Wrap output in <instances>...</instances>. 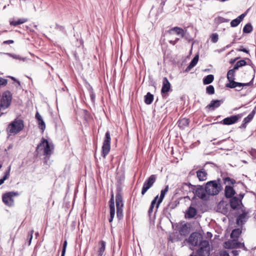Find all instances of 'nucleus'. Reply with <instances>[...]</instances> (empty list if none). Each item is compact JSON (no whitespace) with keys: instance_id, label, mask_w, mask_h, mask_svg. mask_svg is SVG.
<instances>
[{"instance_id":"60","label":"nucleus","mask_w":256,"mask_h":256,"mask_svg":"<svg viewBox=\"0 0 256 256\" xmlns=\"http://www.w3.org/2000/svg\"><path fill=\"white\" fill-rule=\"evenodd\" d=\"M256 113V110H252V112L250 114L251 115L252 117H254Z\"/></svg>"},{"instance_id":"59","label":"nucleus","mask_w":256,"mask_h":256,"mask_svg":"<svg viewBox=\"0 0 256 256\" xmlns=\"http://www.w3.org/2000/svg\"><path fill=\"white\" fill-rule=\"evenodd\" d=\"M240 58H236L234 59H231L230 60V63L232 64H234L236 60H238V59H239Z\"/></svg>"},{"instance_id":"31","label":"nucleus","mask_w":256,"mask_h":256,"mask_svg":"<svg viewBox=\"0 0 256 256\" xmlns=\"http://www.w3.org/2000/svg\"><path fill=\"white\" fill-rule=\"evenodd\" d=\"M253 80H254V78L251 80V81H250L249 82H247V83L238 82V84H240L241 85H238V84L237 85L236 84V86H234V87L233 88H237L236 90L238 91H240L242 89V88L244 86H252L253 84Z\"/></svg>"},{"instance_id":"25","label":"nucleus","mask_w":256,"mask_h":256,"mask_svg":"<svg viewBox=\"0 0 256 256\" xmlns=\"http://www.w3.org/2000/svg\"><path fill=\"white\" fill-rule=\"evenodd\" d=\"M245 16V14H242L236 19L232 20L230 22V26L232 27H236L238 26L242 21V20L244 19Z\"/></svg>"},{"instance_id":"64","label":"nucleus","mask_w":256,"mask_h":256,"mask_svg":"<svg viewBox=\"0 0 256 256\" xmlns=\"http://www.w3.org/2000/svg\"><path fill=\"white\" fill-rule=\"evenodd\" d=\"M169 42L172 45H174L176 44V42L174 40H170Z\"/></svg>"},{"instance_id":"22","label":"nucleus","mask_w":256,"mask_h":256,"mask_svg":"<svg viewBox=\"0 0 256 256\" xmlns=\"http://www.w3.org/2000/svg\"><path fill=\"white\" fill-rule=\"evenodd\" d=\"M36 118L38 120V128L42 130V132H44L46 128V124L42 117L38 112H37L36 114Z\"/></svg>"},{"instance_id":"20","label":"nucleus","mask_w":256,"mask_h":256,"mask_svg":"<svg viewBox=\"0 0 256 256\" xmlns=\"http://www.w3.org/2000/svg\"><path fill=\"white\" fill-rule=\"evenodd\" d=\"M168 32L170 34L175 33L176 34L180 36L181 38H184L185 34L184 30L182 28L178 26H175L170 28L168 30Z\"/></svg>"},{"instance_id":"57","label":"nucleus","mask_w":256,"mask_h":256,"mask_svg":"<svg viewBox=\"0 0 256 256\" xmlns=\"http://www.w3.org/2000/svg\"><path fill=\"white\" fill-rule=\"evenodd\" d=\"M232 253L233 254L234 256H236L238 255L239 251L236 250H232Z\"/></svg>"},{"instance_id":"15","label":"nucleus","mask_w":256,"mask_h":256,"mask_svg":"<svg viewBox=\"0 0 256 256\" xmlns=\"http://www.w3.org/2000/svg\"><path fill=\"white\" fill-rule=\"evenodd\" d=\"M244 116L243 114L232 116L224 118L220 123L224 125H230L236 123Z\"/></svg>"},{"instance_id":"50","label":"nucleus","mask_w":256,"mask_h":256,"mask_svg":"<svg viewBox=\"0 0 256 256\" xmlns=\"http://www.w3.org/2000/svg\"><path fill=\"white\" fill-rule=\"evenodd\" d=\"M56 28L57 30H60V31H61V32H63L64 33H66V30L64 29V28L63 26H60V25H58V24H56Z\"/></svg>"},{"instance_id":"24","label":"nucleus","mask_w":256,"mask_h":256,"mask_svg":"<svg viewBox=\"0 0 256 256\" xmlns=\"http://www.w3.org/2000/svg\"><path fill=\"white\" fill-rule=\"evenodd\" d=\"M196 176L200 181L206 180L207 178V173L204 168L198 170Z\"/></svg>"},{"instance_id":"13","label":"nucleus","mask_w":256,"mask_h":256,"mask_svg":"<svg viewBox=\"0 0 256 256\" xmlns=\"http://www.w3.org/2000/svg\"><path fill=\"white\" fill-rule=\"evenodd\" d=\"M238 215L237 216L236 223L238 225H242L249 218V212L243 209H238Z\"/></svg>"},{"instance_id":"2","label":"nucleus","mask_w":256,"mask_h":256,"mask_svg":"<svg viewBox=\"0 0 256 256\" xmlns=\"http://www.w3.org/2000/svg\"><path fill=\"white\" fill-rule=\"evenodd\" d=\"M204 186L206 192H207L209 197L218 195L222 189L220 178L217 180L209 181Z\"/></svg>"},{"instance_id":"63","label":"nucleus","mask_w":256,"mask_h":256,"mask_svg":"<svg viewBox=\"0 0 256 256\" xmlns=\"http://www.w3.org/2000/svg\"><path fill=\"white\" fill-rule=\"evenodd\" d=\"M33 232H34V231H33V230H32V231L30 232V234H29V236H30V241L31 240H32V234H33Z\"/></svg>"},{"instance_id":"34","label":"nucleus","mask_w":256,"mask_h":256,"mask_svg":"<svg viewBox=\"0 0 256 256\" xmlns=\"http://www.w3.org/2000/svg\"><path fill=\"white\" fill-rule=\"evenodd\" d=\"M27 22V19L22 18H20L18 20H12L10 22V24L11 26H16L18 25L22 24Z\"/></svg>"},{"instance_id":"17","label":"nucleus","mask_w":256,"mask_h":256,"mask_svg":"<svg viewBox=\"0 0 256 256\" xmlns=\"http://www.w3.org/2000/svg\"><path fill=\"white\" fill-rule=\"evenodd\" d=\"M177 202L179 204V207L180 208H193L192 206V201L188 196L178 198Z\"/></svg>"},{"instance_id":"28","label":"nucleus","mask_w":256,"mask_h":256,"mask_svg":"<svg viewBox=\"0 0 256 256\" xmlns=\"http://www.w3.org/2000/svg\"><path fill=\"white\" fill-rule=\"evenodd\" d=\"M190 123L189 119L187 118H183L178 120V126L181 129H184L185 128L188 126Z\"/></svg>"},{"instance_id":"36","label":"nucleus","mask_w":256,"mask_h":256,"mask_svg":"<svg viewBox=\"0 0 256 256\" xmlns=\"http://www.w3.org/2000/svg\"><path fill=\"white\" fill-rule=\"evenodd\" d=\"M252 30V26L250 23L246 24L243 28L244 33H250Z\"/></svg>"},{"instance_id":"61","label":"nucleus","mask_w":256,"mask_h":256,"mask_svg":"<svg viewBox=\"0 0 256 256\" xmlns=\"http://www.w3.org/2000/svg\"><path fill=\"white\" fill-rule=\"evenodd\" d=\"M207 236H208V237L210 238H211L212 236V234L210 232H207Z\"/></svg>"},{"instance_id":"54","label":"nucleus","mask_w":256,"mask_h":256,"mask_svg":"<svg viewBox=\"0 0 256 256\" xmlns=\"http://www.w3.org/2000/svg\"><path fill=\"white\" fill-rule=\"evenodd\" d=\"M172 207H179V204L177 202V200L172 202Z\"/></svg>"},{"instance_id":"47","label":"nucleus","mask_w":256,"mask_h":256,"mask_svg":"<svg viewBox=\"0 0 256 256\" xmlns=\"http://www.w3.org/2000/svg\"><path fill=\"white\" fill-rule=\"evenodd\" d=\"M89 92H90V94L91 100L92 101H94L95 98H96V95L93 92L92 88L91 86L90 87V88L89 89Z\"/></svg>"},{"instance_id":"7","label":"nucleus","mask_w":256,"mask_h":256,"mask_svg":"<svg viewBox=\"0 0 256 256\" xmlns=\"http://www.w3.org/2000/svg\"><path fill=\"white\" fill-rule=\"evenodd\" d=\"M203 236L202 234L198 232H194L190 234V236L188 242L192 246H197L200 245L201 243L204 240H202Z\"/></svg>"},{"instance_id":"23","label":"nucleus","mask_w":256,"mask_h":256,"mask_svg":"<svg viewBox=\"0 0 256 256\" xmlns=\"http://www.w3.org/2000/svg\"><path fill=\"white\" fill-rule=\"evenodd\" d=\"M224 192L225 196L226 198H231L236 194V192L233 188L229 186H226Z\"/></svg>"},{"instance_id":"33","label":"nucleus","mask_w":256,"mask_h":256,"mask_svg":"<svg viewBox=\"0 0 256 256\" xmlns=\"http://www.w3.org/2000/svg\"><path fill=\"white\" fill-rule=\"evenodd\" d=\"M214 80V76L212 74H208L203 78V84H211Z\"/></svg>"},{"instance_id":"4","label":"nucleus","mask_w":256,"mask_h":256,"mask_svg":"<svg viewBox=\"0 0 256 256\" xmlns=\"http://www.w3.org/2000/svg\"><path fill=\"white\" fill-rule=\"evenodd\" d=\"M44 149V155L50 156L53 152L54 146L52 143H50L44 138H42L40 142L38 145L36 150Z\"/></svg>"},{"instance_id":"32","label":"nucleus","mask_w":256,"mask_h":256,"mask_svg":"<svg viewBox=\"0 0 256 256\" xmlns=\"http://www.w3.org/2000/svg\"><path fill=\"white\" fill-rule=\"evenodd\" d=\"M154 100V96L150 92H148L144 96V102L147 104H150Z\"/></svg>"},{"instance_id":"6","label":"nucleus","mask_w":256,"mask_h":256,"mask_svg":"<svg viewBox=\"0 0 256 256\" xmlns=\"http://www.w3.org/2000/svg\"><path fill=\"white\" fill-rule=\"evenodd\" d=\"M110 134L109 131H107L105 134L104 138L102 144V156L104 158L108 154L110 149Z\"/></svg>"},{"instance_id":"12","label":"nucleus","mask_w":256,"mask_h":256,"mask_svg":"<svg viewBox=\"0 0 256 256\" xmlns=\"http://www.w3.org/2000/svg\"><path fill=\"white\" fill-rule=\"evenodd\" d=\"M156 179V176L155 174L151 175L144 182L143 186L142 188L141 194L143 196L148 189H150L155 182Z\"/></svg>"},{"instance_id":"21","label":"nucleus","mask_w":256,"mask_h":256,"mask_svg":"<svg viewBox=\"0 0 256 256\" xmlns=\"http://www.w3.org/2000/svg\"><path fill=\"white\" fill-rule=\"evenodd\" d=\"M170 88V84L166 77H164L162 80V86L161 90L162 94L168 92Z\"/></svg>"},{"instance_id":"49","label":"nucleus","mask_w":256,"mask_h":256,"mask_svg":"<svg viewBox=\"0 0 256 256\" xmlns=\"http://www.w3.org/2000/svg\"><path fill=\"white\" fill-rule=\"evenodd\" d=\"M110 208H114V201L113 195L109 201Z\"/></svg>"},{"instance_id":"62","label":"nucleus","mask_w":256,"mask_h":256,"mask_svg":"<svg viewBox=\"0 0 256 256\" xmlns=\"http://www.w3.org/2000/svg\"><path fill=\"white\" fill-rule=\"evenodd\" d=\"M15 82H16L17 84V86H16V87H18L20 86V82L19 80H16Z\"/></svg>"},{"instance_id":"52","label":"nucleus","mask_w":256,"mask_h":256,"mask_svg":"<svg viewBox=\"0 0 256 256\" xmlns=\"http://www.w3.org/2000/svg\"><path fill=\"white\" fill-rule=\"evenodd\" d=\"M220 256H230L226 250H222L220 252Z\"/></svg>"},{"instance_id":"53","label":"nucleus","mask_w":256,"mask_h":256,"mask_svg":"<svg viewBox=\"0 0 256 256\" xmlns=\"http://www.w3.org/2000/svg\"><path fill=\"white\" fill-rule=\"evenodd\" d=\"M6 54L12 57L13 58H16V59H19L20 58V56H18V55H14V54H10V53H6Z\"/></svg>"},{"instance_id":"58","label":"nucleus","mask_w":256,"mask_h":256,"mask_svg":"<svg viewBox=\"0 0 256 256\" xmlns=\"http://www.w3.org/2000/svg\"><path fill=\"white\" fill-rule=\"evenodd\" d=\"M238 50L240 51V52H244L246 53H248V50L246 48H242V49L240 48V49H238Z\"/></svg>"},{"instance_id":"10","label":"nucleus","mask_w":256,"mask_h":256,"mask_svg":"<svg viewBox=\"0 0 256 256\" xmlns=\"http://www.w3.org/2000/svg\"><path fill=\"white\" fill-rule=\"evenodd\" d=\"M237 70H234V68L230 70L227 72V78L228 81V83L226 84V87L233 88L234 86L237 85H241L240 84H238V82H236L234 81L235 80V74Z\"/></svg>"},{"instance_id":"41","label":"nucleus","mask_w":256,"mask_h":256,"mask_svg":"<svg viewBox=\"0 0 256 256\" xmlns=\"http://www.w3.org/2000/svg\"><path fill=\"white\" fill-rule=\"evenodd\" d=\"M215 20L218 23H224L229 21V20H227L222 16H218L215 19Z\"/></svg>"},{"instance_id":"29","label":"nucleus","mask_w":256,"mask_h":256,"mask_svg":"<svg viewBox=\"0 0 256 256\" xmlns=\"http://www.w3.org/2000/svg\"><path fill=\"white\" fill-rule=\"evenodd\" d=\"M197 214L196 209H188L185 212V218H192Z\"/></svg>"},{"instance_id":"30","label":"nucleus","mask_w":256,"mask_h":256,"mask_svg":"<svg viewBox=\"0 0 256 256\" xmlns=\"http://www.w3.org/2000/svg\"><path fill=\"white\" fill-rule=\"evenodd\" d=\"M198 55H196L191 60L189 65L187 66L186 69V72L190 71L192 68H194L198 63Z\"/></svg>"},{"instance_id":"16","label":"nucleus","mask_w":256,"mask_h":256,"mask_svg":"<svg viewBox=\"0 0 256 256\" xmlns=\"http://www.w3.org/2000/svg\"><path fill=\"white\" fill-rule=\"evenodd\" d=\"M18 195L17 192H9L2 196L3 202L8 206H12L14 203L13 197Z\"/></svg>"},{"instance_id":"44","label":"nucleus","mask_w":256,"mask_h":256,"mask_svg":"<svg viewBox=\"0 0 256 256\" xmlns=\"http://www.w3.org/2000/svg\"><path fill=\"white\" fill-rule=\"evenodd\" d=\"M187 226L186 224L182 226L180 228L179 230V232L181 235L184 234V232L187 230Z\"/></svg>"},{"instance_id":"43","label":"nucleus","mask_w":256,"mask_h":256,"mask_svg":"<svg viewBox=\"0 0 256 256\" xmlns=\"http://www.w3.org/2000/svg\"><path fill=\"white\" fill-rule=\"evenodd\" d=\"M115 215V209H110V218H109V222H112L113 218Z\"/></svg>"},{"instance_id":"11","label":"nucleus","mask_w":256,"mask_h":256,"mask_svg":"<svg viewBox=\"0 0 256 256\" xmlns=\"http://www.w3.org/2000/svg\"><path fill=\"white\" fill-rule=\"evenodd\" d=\"M224 248L228 249L242 248L244 250H246L244 242H238V240L234 239L225 242L224 243Z\"/></svg>"},{"instance_id":"14","label":"nucleus","mask_w":256,"mask_h":256,"mask_svg":"<svg viewBox=\"0 0 256 256\" xmlns=\"http://www.w3.org/2000/svg\"><path fill=\"white\" fill-rule=\"evenodd\" d=\"M244 196V193H240L238 196H234L230 198V204L231 208H241L242 200Z\"/></svg>"},{"instance_id":"42","label":"nucleus","mask_w":256,"mask_h":256,"mask_svg":"<svg viewBox=\"0 0 256 256\" xmlns=\"http://www.w3.org/2000/svg\"><path fill=\"white\" fill-rule=\"evenodd\" d=\"M116 216L118 220H121L122 218V209H116Z\"/></svg>"},{"instance_id":"56","label":"nucleus","mask_w":256,"mask_h":256,"mask_svg":"<svg viewBox=\"0 0 256 256\" xmlns=\"http://www.w3.org/2000/svg\"><path fill=\"white\" fill-rule=\"evenodd\" d=\"M14 42L13 40H7L4 42V44H11Z\"/></svg>"},{"instance_id":"3","label":"nucleus","mask_w":256,"mask_h":256,"mask_svg":"<svg viewBox=\"0 0 256 256\" xmlns=\"http://www.w3.org/2000/svg\"><path fill=\"white\" fill-rule=\"evenodd\" d=\"M24 127L23 120L20 119H16L8 124L6 131L9 135H14L20 132L24 128Z\"/></svg>"},{"instance_id":"35","label":"nucleus","mask_w":256,"mask_h":256,"mask_svg":"<svg viewBox=\"0 0 256 256\" xmlns=\"http://www.w3.org/2000/svg\"><path fill=\"white\" fill-rule=\"evenodd\" d=\"M10 170V166L8 170L5 172L4 176H3V178L0 179V186L4 182L9 178Z\"/></svg>"},{"instance_id":"18","label":"nucleus","mask_w":256,"mask_h":256,"mask_svg":"<svg viewBox=\"0 0 256 256\" xmlns=\"http://www.w3.org/2000/svg\"><path fill=\"white\" fill-rule=\"evenodd\" d=\"M222 103V100H213L206 106L205 108L208 110H214L216 108L220 107Z\"/></svg>"},{"instance_id":"26","label":"nucleus","mask_w":256,"mask_h":256,"mask_svg":"<svg viewBox=\"0 0 256 256\" xmlns=\"http://www.w3.org/2000/svg\"><path fill=\"white\" fill-rule=\"evenodd\" d=\"M116 208H122L123 206V200L121 194L118 192L116 196Z\"/></svg>"},{"instance_id":"40","label":"nucleus","mask_w":256,"mask_h":256,"mask_svg":"<svg viewBox=\"0 0 256 256\" xmlns=\"http://www.w3.org/2000/svg\"><path fill=\"white\" fill-rule=\"evenodd\" d=\"M206 92L208 94H212L214 93V88L213 86L210 85L206 88Z\"/></svg>"},{"instance_id":"48","label":"nucleus","mask_w":256,"mask_h":256,"mask_svg":"<svg viewBox=\"0 0 256 256\" xmlns=\"http://www.w3.org/2000/svg\"><path fill=\"white\" fill-rule=\"evenodd\" d=\"M8 83V80L0 77V86H6Z\"/></svg>"},{"instance_id":"39","label":"nucleus","mask_w":256,"mask_h":256,"mask_svg":"<svg viewBox=\"0 0 256 256\" xmlns=\"http://www.w3.org/2000/svg\"><path fill=\"white\" fill-rule=\"evenodd\" d=\"M224 184L228 183L229 184H234L236 183V180L234 179L230 178L229 177H226L223 178Z\"/></svg>"},{"instance_id":"38","label":"nucleus","mask_w":256,"mask_h":256,"mask_svg":"<svg viewBox=\"0 0 256 256\" xmlns=\"http://www.w3.org/2000/svg\"><path fill=\"white\" fill-rule=\"evenodd\" d=\"M210 38L212 42L213 43H216L218 40V35L217 33L212 34Z\"/></svg>"},{"instance_id":"55","label":"nucleus","mask_w":256,"mask_h":256,"mask_svg":"<svg viewBox=\"0 0 256 256\" xmlns=\"http://www.w3.org/2000/svg\"><path fill=\"white\" fill-rule=\"evenodd\" d=\"M247 126V124L242 122V124L240 126L239 128L245 129Z\"/></svg>"},{"instance_id":"46","label":"nucleus","mask_w":256,"mask_h":256,"mask_svg":"<svg viewBox=\"0 0 256 256\" xmlns=\"http://www.w3.org/2000/svg\"><path fill=\"white\" fill-rule=\"evenodd\" d=\"M67 244H68L67 241L65 240L64 242V244H63V247H62V252L61 256H65V254H66V246H67Z\"/></svg>"},{"instance_id":"45","label":"nucleus","mask_w":256,"mask_h":256,"mask_svg":"<svg viewBox=\"0 0 256 256\" xmlns=\"http://www.w3.org/2000/svg\"><path fill=\"white\" fill-rule=\"evenodd\" d=\"M254 117H252L251 115L250 114L246 117L244 120L243 122H245V123H246L247 124H248L251 120L253 119Z\"/></svg>"},{"instance_id":"37","label":"nucleus","mask_w":256,"mask_h":256,"mask_svg":"<svg viewBox=\"0 0 256 256\" xmlns=\"http://www.w3.org/2000/svg\"><path fill=\"white\" fill-rule=\"evenodd\" d=\"M246 63L244 60H240L238 61L236 64L234 65V70H238V69L240 68L246 66Z\"/></svg>"},{"instance_id":"9","label":"nucleus","mask_w":256,"mask_h":256,"mask_svg":"<svg viewBox=\"0 0 256 256\" xmlns=\"http://www.w3.org/2000/svg\"><path fill=\"white\" fill-rule=\"evenodd\" d=\"M200 248L196 251L197 256H209L210 254V247L209 242L204 240L200 245Z\"/></svg>"},{"instance_id":"51","label":"nucleus","mask_w":256,"mask_h":256,"mask_svg":"<svg viewBox=\"0 0 256 256\" xmlns=\"http://www.w3.org/2000/svg\"><path fill=\"white\" fill-rule=\"evenodd\" d=\"M216 212L226 214L228 212V209H217Z\"/></svg>"},{"instance_id":"5","label":"nucleus","mask_w":256,"mask_h":256,"mask_svg":"<svg viewBox=\"0 0 256 256\" xmlns=\"http://www.w3.org/2000/svg\"><path fill=\"white\" fill-rule=\"evenodd\" d=\"M12 100V94L9 90L3 92L0 100V110H4L10 104Z\"/></svg>"},{"instance_id":"19","label":"nucleus","mask_w":256,"mask_h":256,"mask_svg":"<svg viewBox=\"0 0 256 256\" xmlns=\"http://www.w3.org/2000/svg\"><path fill=\"white\" fill-rule=\"evenodd\" d=\"M98 248L96 252L92 254V256H102L105 250L106 243L104 240H100L98 242Z\"/></svg>"},{"instance_id":"1","label":"nucleus","mask_w":256,"mask_h":256,"mask_svg":"<svg viewBox=\"0 0 256 256\" xmlns=\"http://www.w3.org/2000/svg\"><path fill=\"white\" fill-rule=\"evenodd\" d=\"M188 189L189 191L192 190L194 194V196H198L202 200L206 201L209 200V196L205 190V186L200 185L194 186L190 183L182 184L181 190L188 191Z\"/></svg>"},{"instance_id":"27","label":"nucleus","mask_w":256,"mask_h":256,"mask_svg":"<svg viewBox=\"0 0 256 256\" xmlns=\"http://www.w3.org/2000/svg\"><path fill=\"white\" fill-rule=\"evenodd\" d=\"M242 230L240 228H236L232 230L230 234V238L238 241V238L242 234Z\"/></svg>"},{"instance_id":"8","label":"nucleus","mask_w":256,"mask_h":256,"mask_svg":"<svg viewBox=\"0 0 256 256\" xmlns=\"http://www.w3.org/2000/svg\"><path fill=\"white\" fill-rule=\"evenodd\" d=\"M168 190V186L166 185L165 188L160 191V196H156L152 200L150 208H154V206H156V208H158Z\"/></svg>"}]
</instances>
